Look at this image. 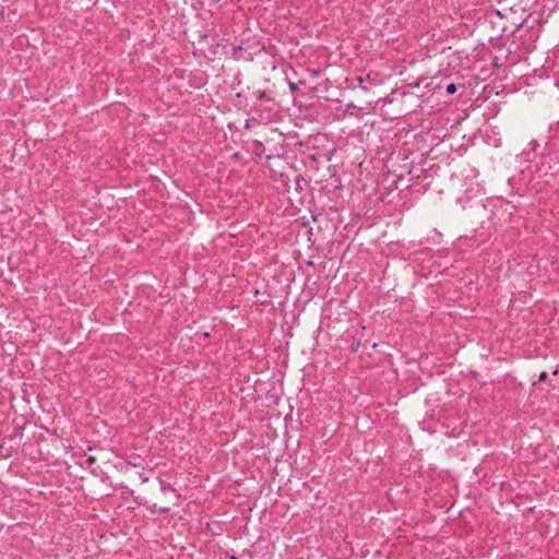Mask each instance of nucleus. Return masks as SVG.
<instances>
[{
  "label": "nucleus",
  "instance_id": "obj_1",
  "mask_svg": "<svg viewBox=\"0 0 559 559\" xmlns=\"http://www.w3.org/2000/svg\"><path fill=\"white\" fill-rule=\"evenodd\" d=\"M456 90H457V88H456V85H455L454 83H450V84L447 86V88H445V91H447V93H448V94H454V93L456 92Z\"/></svg>",
  "mask_w": 559,
  "mask_h": 559
},
{
  "label": "nucleus",
  "instance_id": "obj_2",
  "mask_svg": "<svg viewBox=\"0 0 559 559\" xmlns=\"http://www.w3.org/2000/svg\"><path fill=\"white\" fill-rule=\"evenodd\" d=\"M96 462V459L94 456H88L86 460H85V464L87 466H92L94 463Z\"/></svg>",
  "mask_w": 559,
  "mask_h": 559
},
{
  "label": "nucleus",
  "instance_id": "obj_3",
  "mask_svg": "<svg viewBox=\"0 0 559 559\" xmlns=\"http://www.w3.org/2000/svg\"><path fill=\"white\" fill-rule=\"evenodd\" d=\"M546 378H547V373L546 372H542L539 374V381H544Z\"/></svg>",
  "mask_w": 559,
  "mask_h": 559
}]
</instances>
